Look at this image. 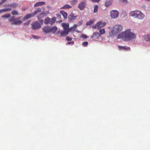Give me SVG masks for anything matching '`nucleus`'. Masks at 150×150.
Returning a JSON list of instances; mask_svg holds the SVG:
<instances>
[{
    "mask_svg": "<svg viewBox=\"0 0 150 150\" xmlns=\"http://www.w3.org/2000/svg\"><path fill=\"white\" fill-rule=\"evenodd\" d=\"M75 29H74L73 27H71L69 28H68V29L67 30V33H69L70 31H74Z\"/></svg>",
    "mask_w": 150,
    "mask_h": 150,
    "instance_id": "2f4dec72",
    "label": "nucleus"
},
{
    "mask_svg": "<svg viewBox=\"0 0 150 150\" xmlns=\"http://www.w3.org/2000/svg\"><path fill=\"white\" fill-rule=\"evenodd\" d=\"M109 34L110 36L113 37L116 35L117 34L115 31H114V30L113 29L110 32Z\"/></svg>",
    "mask_w": 150,
    "mask_h": 150,
    "instance_id": "5701e85b",
    "label": "nucleus"
},
{
    "mask_svg": "<svg viewBox=\"0 0 150 150\" xmlns=\"http://www.w3.org/2000/svg\"><path fill=\"white\" fill-rule=\"evenodd\" d=\"M122 26L121 25H115L113 28L114 31H115L117 34L120 32L122 30Z\"/></svg>",
    "mask_w": 150,
    "mask_h": 150,
    "instance_id": "423d86ee",
    "label": "nucleus"
},
{
    "mask_svg": "<svg viewBox=\"0 0 150 150\" xmlns=\"http://www.w3.org/2000/svg\"><path fill=\"white\" fill-rule=\"evenodd\" d=\"M119 14L118 11L115 10L112 11L110 13V16L112 18H117Z\"/></svg>",
    "mask_w": 150,
    "mask_h": 150,
    "instance_id": "0eeeda50",
    "label": "nucleus"
},
{
    "mask_svg": "<svg viewBox=\"0 0 150 150\" xmlns=\"http://www.w3.org/2000/svg\"><path fill=\"white\" fill-rule=\"evenodd\" d=\"M94 13H95L97 12L98 11V5H96L94 6Z\"/></svg>",
    "mask_w": 150,
    "mask_h": 150,
    "instance_id": "c85d7f7f",
    "label": "nucleus"
},
{
    "mask_svg": "<svg viewBox=\"0 0 150 150\" xmlns=\"http://www.w3.org/2000/svg\"><path fill=\"white\" fill-rule=\"evenodd\" d=\"M67 30H64L61 32L60 33L61 35L60 36V37L62 36H65L68 35L69 33H67Z\"/></svg>",
    "mask_w": 150,
    "mask_h": 150,
    "instance_id": "a211bd4d",
    "label": "nucleus"
},
{
    "mask_svg": "<svg viewBox=\"0 0 150 150\" xmlns=\"http://www.w3.org/2000/svg\"><path fill=\"white\" fill-rule=\"evenodd\" d=\"M106 23L105 22L102 21H99L97 23V29L98 30L100 29L101 28L103 27L106 25Z\"/></svg>",
    "mask_w": 150,
    "mask_h": 150,
    "instance_id": "1a4fd4ad",
    "label": "nucleus"
},
{
    "mask_svg": "<svg viewBox=\"0 0 150 150\" xmlns=\"http://www.w3.org/2000/svg\"><path fill=\"white\" fill-rule=\"evenodd\" d=\"M74 44V41H71V42H68L67 43H66V45H73Z\"/></svg>",
    "mask_w": 150,
    "mask_h": 150,
    "instance_id": "c03bdc74",
    "label": "nucleus"
},
{
    "mask_svg": "<svg viewBox=\"0 0 150 150\" xmlns=\"http://www.w3.org/2000/svg\"><path fill=\"white\" fill-rule=\"evenodd\" d=\"M11 14L10 13H6V14L2 16L1 17L6 18H8L10 17Z\"/></svg>",
    "mask_w": 150,
    "mask_h": 150,
    "instance_id": "cd10ccee",
    "label": "nucleus"
},
{
    "mask_svg": "<svg viewBox=\"0 0 150 150\" xmlns=\"http://www.w3.org/2000/svg\"><path fill=\"white\" fill-rule=\"evenodd\" d=\"M9 21L10 22H12L11 23V25H18L21 24L22 23V21L20 20L17 21V18H15L14 16H11L10 18L9 19Z\"/></svg>",
    "mask_w": 150,
    "mask_h": 150,
    "instance_id": "7ed1b4c3",
    "label": "nucleus"
},
{
    "mask_svg": "<svg viewBox=\"0 0 150 150\" xmlns=\"http://www.w3.org/2000/svg\"><path fill=\"white\" fill-rule=\"evenodd\" d=\"M51 18L49 17H47L45 19L44 23L46 25L48 24H50V20Z\"/></svg>",
    "mask_w": 150,
    "mask_h": 150,
    "instance_id": "6ab92c4d",
    "label": "nucleus"
},
{
    "mask_svg": "<svg viewBox=\"0 0 150 150\" xmlns=\"http://www.w3.org/2000/svg\"><path fill=\"white\" fill-rule=\"evenodd\" d=\"M92 28H94V29H96V28H97V23L96 24V25H93L92 26Z\"/></svg>",
    "mask_w": 150,
    "mask_h": 150,
    "instance_id": "49530a36",
    "label": "nucleus"
},
{
    "mask_svg": "<svg viewBox=\"0 0 150 150\" xmlns=\"http://www.w3.org/2000/svg\"><path fill=\"white\" fill-rule=\"evenodd\" d=\"M11 4H9L6 5V7H11Z\"/></svg>",
    "mask_w": 150,
    "mask_h": 150,
    "instance_id": "09e8293b",
    "label": "nucleus"
},
{
    "mask_svg": "<svg viewBox=\"0 0 150 150\" xmlns=\"http://www.w3.org/2000/svg\"><path fill=\"white\" fill-rule=\"evenodd\" d=\"M18 4L15 3L11 4V7L13 8H16L18 6Z\"/></svg>",
    "mask_w": 150,
    "mask_h": 150,
    "instance_id": "7c9ffc66",
    "label": "nucleus"
},
{
    "mask_svg": "<svg viewBox=\"0 0 150 150\" xmlns=\"http://www.w3.org/2000/svg\"><path fill=\"white\" fill-rule=\"evenodd\" d=\"M49 13V11L47 12L46 13H45V12H43L40 13V15L37 16L38 19H39L44 17L46 16L47 14H48Z\"/></svg>",
    "mask_w": 150,
    "mask_h": 150,
    "instance_id": "f8f14e48",
    "label": "nucleus"
},
{
    "mask_svg": "<svg viewBox=\"0 0 150 150\" xmlns=\"http://www.w3.org/2000/svg\"><path fill=\"white\" fill-rule=\"evenodd\" d=\"M57 18L58 19H59L61 18V15L59 13L57 14L56 15Z\"/></svg>",
    "mask_w": 150,
    "mask_h": 150,
    "instance_id": "37998d69",
    "label": "nucleus"
},
{
    "mask_svg": "<svg viewBox=\"0 0 150 150\" xmlns=\"http://www.w3.org/2000/svg\"><path fill=\"white\" fill-rule=\"evenodd\" d=\"M83 23V21L82 20L79 21L77 23V25L78 26H80L81 25H82Z\"/></svg>",
    "mask_w": 150,
    "mask_h": 150,
    "instance_id": "ea45409f",
    "label": "nucleus"
},
{
    "mask_svg": "<svg viewBox=\"0 0 150 150\" xmlns=\"http://www.w3.org/2000/svg\"><path fill=\"white\" fill-rule=\"evenodd\" d=\"M129 15L139 20L142 19L144 16V14L140 11L138 10L131 11L129 13Z\"/></svg>",
    "mask_w": 150,
    "mask_h": 150,
    "instance_id": "f03ea898",
    "label": "nucleus"
},
{
    "mask_svg": "<svg viewBox=\"0 0 150 150\" xmlns=\"http://www.w3.org/2000/svg\"><path fill=\"white\" fill-rule=\"evenodd\" d=\"M136 36L135 34L131 32V30L127 29L117 36V39L124 38L125 41L132 40L135 39Z\"/></svg>",
    "mask_w": 150,
    "mask_h": 150,
    "instance_id": "f257e3e1",
    "label": "nucleus"
},
{
    "mask_svg": "<svg viewBox=\"0 0 150 150\" xmlns=\"http://www.w3.org/2000/svg\"><path fill=\"white\" fill-rule=\"evenodd\" d=\"M112 3V0H106L105 5V6L107 7L111 5Z\"/></svg>",
    "mask_w": 150,
    "mask_h": 150,
    "instance_id": "dca6fc26",
    "label": "nucleus"
},
{
    "mask_svg": "<svg viewBox=\"0 0 150 150\" xmlns=\"http://www.w3.org/2000/svg\"><path fill=\"white\" fill-rule=\"evenodd\" d=\"M56 18L55 17H53L50 20V25H53L55 22Z\"/></svg>",
    "mask_w": 150,
    "mask_h": 150,
    "instance_id": "393cba45",
    "label": "nucleus"
},
{
    "mask_svg": "<svg viewBox=\"0 0 150 150\" xmlns=\"http://www.w3.org/2000/svg\"><path fill=\"white\" fill-rule=\"evenodd\" d=\"M31 22L30 20L27 21L24 24V25H29Z\"/></svg>",
    "mask_w": 150,
    "mask_h": 150,
    "instance_id": "a19ab883",
    "label": "nucleus"
},
{
    "mask_svg": "<svg viewBox=\"0 0 150 150\" xmlns=\"http://www.w3.org/2000/svg\"><path fill=\"white\" fill-rule=\"evenodd\" d=\"M118 47L119 50L125 51L130 50V48L127 46H119Z\"/></svg>",
    "mask_w": 150,
    "mask_h": 150,
    "instance_id": "4468645a",
    "label": "nucleus"
},
{
    "mask_svg": "<svg viewBox=\"0 0 150 150\" xmlns=\"http://www.w3.org/2000/svg\"><path fill=\"white\" fill-rule=\"evenodd\" d=\"M62 26L64 30H67L69 27V25L68 24H66L65 23H62Z\"/></svg>",
    "mask_w": 150,
    "mask_h": 150,
    "instance_id": "4be33fe9",
    "label": "nucleus"
},
{
    "mask_svg": "<svg viewBox=\"0 0 150 150\" xmlns=\"http://www.w3.org/2000/svg\"><path fill=\"white\" fill-rule=\"evenodd\" d=\"M72 39V38L69 36H67L66 38V40L68 41H70Z\"/></svg>",
    "mask_w": 150,
    "mask_h": 150,
    "instance_id": "58836bf2",
    "label": "nucleus"
},
{
    "mask_svg": "<svg viewBox=\"0 0 150 150\" xmlns=\"http://www.w3.org/2000/svg\"><path fill=\"white\" fill-rule=\"evenodd\" d=\"M100 34V35L103 34L105 33V31L104 29H100L99 30Z\"/></svg>",
    "mask_w": 150,
    "mask_h": 150,
    "instance_id": "473e14b6",
    "label": "nucleus"
},
{
    "mask_svg": "<svg viewBox=\"0 0 150 150\" xmlns=\"http://www.w3.org/2000/svg\"><path fill=\"white\" fill-rule=\"evenodd\" d=\"M58 29L57 26H55L51 27L50 26V33H52L53 34H55Z\"/></svg>",
    "mask_w": 150,
    "mask_h": 150,
    "instance_id": "9d476101",
    "label": "nucleus"
},
{
    "mask_svg": "<svg viewBox=\"0 0 150 150\" xmlns=\"http://www.w3.org/2000/svg\"><path fill=\"white\" fill-rule=\"evenodd\" d=\"M45 4V2L43 1L39 2L35 4L34 5V6L37 7L38 6L44 5Z\"/></svg>",
    "mask_w": 150,
    "mask_h": 150,
    "instance_id": "412c9836",
    "label": "nucleus"
},
{
    "mask_svg": "<svg viewBox=\"0 0 150 150\" xmlns=\"http://www.w3.org/2000/svg\"><path fill=\"white\" fill-rule=\"evenodd\" d=\"M60 30L58 31L57 32H56V33H55V35H58L60 33Z\"/></svg>",
    "mask_w": 150,
    "mask_h": 150,
    "instance_id": "de8ad7c7",
    "label": "nucleus"
},
{
    "mask_svg": "<svg viewBox=\"0 0 150 150\" xmlns=\"http://www.w3.org/2000/svg\"><path fill=\"white\" fill-rule=\"evenodd\" d=\"M7 0H1V1L4 2V3Z\"/></svg>",
    "mask_w": 150,
    "mask_h": 150,
    "instance_id": "864d4df0",
    "label": "nucleus"
},
{
    "mask_svg": "<svg viewBox=\"0 0 150 150\" xmlns=\"http://www.w3.org/2000/svg\"><path fill=\"white\" fill-rule=\"evenodd\" d=\"M4 3V2H3L1 1L0 2V5H2L3 3Z\"/></svg>",
    "mask_w": 150,
    "mask_h": 150,
    "instance_id": "3c124183",
    "label": "nucleus"
},
{
    "mask_svg": "<svg viewBox=\"0 0 150 150\" xmlns=\"http://www.w3.org/2000/svg\"><path fill=\"white\" fill-rule=\"evenodd\" d=\"M77 16H75L74 15V14L71 13V14L68 16V19L69 22H72L75 20H76V18H77Z\"/></svg>",
    "mask_w": 150,
    "mask_h": 150,
    "instance_id": "6e6552de",
    "label": "nucleus"
},
{
    "mask_svg": "<svg viewBox=\"0 0 150 150\" xmlns=\"http://www.w3.org/2000/svg\"><path fill=\"white\" fill-rule=\"evenodd\" d=\"M81 38H83L84 39H86L88 38V36L84 34H82L81 35Z\"/></svg>",
    "mask_w": 150,
    "mask_h": 150,
    "instance_id": "f704fd0d",
    "label": "nucleus"
},
{
    "mask_svg": "<svg viewBox=\"0 0 150 150\" xmlns=\"http://www.w3.org/2000/svg\"><path fill=\"white\" fill-rule=\"evenodd\" d=\"M38 20H39L38 22L40 23V24H41V26L44 22L43 20L41 19V18Z\"/></svg>",
    "mask_w": 150,
    "mask_h": 150,
    "instance_id": "e433bc0d",
    "label": "nucleus"
},
{
    "mask_svg": "<svg viewBox=\"0 0 150 150\" xmlns=\"http://www.w3.org/2000/svg\"><path fill=\"white\" fill-rule=\"evenodd\" d=\"M35 16L34 13H28L25 15L24 17V19L27 20L30 17H32Z\"/></svg>",
    "mask_w": 150,
    "mask_h": 150,
    "instance_id": "2eb2a0df",
    "label": "nucleus"
},
{
    "mask_svg": "<svg viewBox=\"0 0 150 150\" xmlns=\"http://www.w3.org/2000/svg\"><path fill=\"white\" fill-rule=\"evenodd\" d=\"M77 25H78L77 24H77H75L73 26V28H74V29H75V28H76L77 27Z\"/></svg>",
    "mask_w": 150,
    "mask_h": 150,
    "instance_id": "8fccbe9b",
    "label": "nucleus"
},
{
    "mask_svg": "<svg viewBox=\"0 0 150 150\" xmlns=\"http://www.w3.org/2000/svg\"><path fill=\"white\" fill-rule=\"evenodd\" d=\"M4 3V2H3L1 1L0 2V5H2L3 3Z\"/></svg>",
    "mask_w": 150,
    "mask_h": 150,
    "instance_id": "603ef678",
    "label": "nucleus"
},
{
    "mask_svg": "<svg viewBox=\"0 0 150 150\" xmlns=\"http://www.w3.org/2000/svg\"><path fill=\"white\" fill-rule=\"evenodd\" d=\"M100 36V34L98 32H94L93 33V35L91 38L93 39H95Z\"/></svg>",
    "mask_w": 150,
    "mask_h": 150,
    "instance_id": "ddd939ff",
    "label": "nucleus"
},
{
    "mask_svg": "<svg viewBox=\"0 0 150 150\" xmlns=\"http://www.w3.org/2000/svg\"><path fill=\"white\" fill-rule=\"evenodd\" d=\"M41 8H38L37 9L35 10L33 13L35 16L38 12H41Z\"/></svg>",
    "mask_w": 150,
    "mask_h": 150,
    "instance_id": "c756f323",
    "label": "nucleus"
},
{
    "mask_svg": "<svg viewBox=\"0 0 150 150\" xmlns=\"http://www.w3.org/2000/svg\"><path fill=\"white\" fill-rule=\"evenodd\" d=\"M100 0H90L91 1L94 2H99Z\"/></svg>",
    "mask_w": 150,
    "mask_h": 150,
    "instance_id": "a18cd8bd",
    "label": "nucleus"
},
{
    "mask_svg": "<svg viewBox=\"0 0 150 150\" xmlns=\"http://www.w3.org/2000/svg\"><path fill=\"white\" fill-rule=\"evenodd\" d=\"M11 14L12 15H18V12L16 10H13L11 12Z\"/></svg>",
    "mask_w": 150,
    "mask_h": 150,
    "instance_id": "72a5a7b5",
    "label": "nucleus"
},
{
    "mask_svg": "<svg viewBox=\"0 0 150 150\" xmlns=\"http://www.w3.org/2000/svg\"><path fill=\"white\" fill-rule=\"evenodd\" d=\"M71 6L68 4H66L64 5L63 7L61 8V9L62 8H71Z\"/></svg>",
    "mask_w": 150,
    "mask_h": 150,
    "instance_id": "bb28decb",
    "label": "nucleus"
},
{
    "mask_svg": "<svg viewBox=\"0 0 150 150\" xmlns=\"http://www.w3.org/2000/svg\"><path fill=\"white\" fill-rule=\"evenodd\" d=\"M119 1L121 2H122L124 4H127V0H119Z\"/></svg>",
    "mask_w": 150,
    "mask_h": 150,
    "instance_id": "4c0bfd02",
    "label": "nucleus"
},
{
    "mask_svg": "<svg viewBox=\"0 0 150 150\" xmlns=\"http://www.w3.org/2000/svg\"><path fill=\"white\" fill-rule=\"evenodd\" d=\"M88 45V42H84L82 43V45L84 47H86Z\"/></svg>",
    "mask_w": 150,
    "mask_h": 150,
    "instance_id": "c9c22d12",
    "label": "nucleus"
},
{
    "mask_svg": "<svg viewBox=\"0 0 150 150\" xmlns=\"http://www.w3.org/2000/svg\"><path fill=\"white\" fill-rule=\"evenodd\" d=\"M94 21H95V20L94 19H91L89 21L87 22L86 23V26L90 25H92V24H93V23Z\"/></svg>",
    "mask_w": 150,
    "mask_h": 150,
    "instance_id": "aec40b11",
    "label": "nucleus"
},
{
    "mask_svg": "<svg viewBox=\"0 0 150 150\" xmlns=\"http://www.w3.org/2000/svg\"><path fill=\"white\" fill-rule=\"evenodd\" d=\"M1 22H0V26H1Z\"/></svg>",
    "mask_w": 150,
    "mask_h": 150,
    "instance_id": "5fc2aeb1",
    "label": "nucleus"
},
{
    "mask_svg": "<svg viewBox=\"0 0 150 150\" xmlns=\"http://www.w3.org/2000/svg\"><path fill=\"white\" fill-rule=\"evenodd\" d=\"M11 10V9L10 8H6L2 9L0 10L1 12H6Z\"/></svg>",
    "mask_w": 150,
    "mask_h": 150,
    "instance_id": "a878e982",
    "label": "nucleus"
},
{
    "mask_svg": "<svg viewBox=\"0 0 150 150\" xmlns=\"http://www.w3.org/2000/svg\"><path fill=\"white\" fill-rule=\"evenodd\" d=\"M32 36L33 38L35 39H38L39 38H40L39 37L36 36L34 35H32Z\"/></svg>",
    "mask_w": 150,
    "mask_h": 150,
    "instance_id": "79ce46f5",
    "label": "nucleus"
},
{
    "mask_svg": "<svg viewBox=\"0 0 150 150\" xmlns=\"http://www.w3.org/2000/svg\"><path fill=\"white\" fill-rule=\"evenodd\" d=\"M50 26L47 25L45 26L42 28V31L45 33H50Z\"/></svg>",
    "mask_w": 150,
    "mask_h": 150,
    "instance_id": "9b49d317",
    "label": "nucleus"
},
{
    "mask_svg": "<svg viewBox=\"0 0 150 150\" xmlns=\"http://www.w3.org/2000/svg\"><path fill=\"white\" fill-rule=\"evenodd\" d=\"M41 27V24L38 21L33 22L31 24V28L33 30L38 29Z\"/></svg>",
    "mask_w": 150,
    "mask_h": 150,
    "instance_id": "20e7f679",
    "label": "nucleus"
},
{
    "mask_svg": "<svg viewBox=\"0 0 150 150\" xmlns=\"http://www.w3.org/2000/svg\"><path fill=\"white\" fill-rule=\"evenodd\" d=\"M60 13L62 14L64 19H67V12L63 11H60Z\"/></svg>",
    "mask_w": 150,
    "mask_h": 150,
    "instance_id": "f3484780",
    "label": "nucleus"
},
{
    "mask_svg": "<svg viewBox=\"0 0 150 150\" xmlns=\"http://www.w3.org/2000/svg\"><path fill=\"white\" fill-rule=\"evenodd\" d=\"M144 39L146 41L150 42V35H147L145 36Z\"/></svg>",
    "mask_w": 150,
    "mask_h": 150,
    "instance_id": "b1692460",
    "label": "nucleus"
},
{
    "mask_svg": "<svg viewBox=\"0 0 150 150\" xmlns=\"http://www.w3.org/2000/svg\"><path fill=\"white\" fill-rule=\"evenodd\" d=\"M86 0H83L79 3L78 8L81 10H83L86 5Z\"/></svg>",
    "mask_w": 150,
    "mask_h": 150,
    "instance_id": "39448f33",
    "label": "nucleus"
}]
</instances>
